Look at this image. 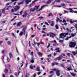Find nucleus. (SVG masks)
<instances>
[{"label":"nucleus","mask_w":77,"mask_h":77,"mask_svg":"<svg viewBox=\"0 0 77 77\" xmlns=\"http://www.w3.org/2000/svg\"><path fill=\"white\" fill-rule=\"evenodd\" d=\"M29 52L31 55H33V52H32L31 53L30 52V50H29Z\"/></svg>","instance_id":"obj_28"},{"label":"nucleus","mask_w":77,"mask_h":77,"mask_svg":"<svg viewBox=\"0 0 77 77\" xmlns=\"http://www.w3.org/2000/svg\"><path fill=\"white\" fill-rule=\"evenodd\" d=\"M36 44H37L38 47H39V45L40 44V43H36Z\"/></svg>","instance_id":"obj_42"},{"label":"nucleus","mask_w":77,"mask_h":77,"mask_svg":"<svg viewBox=\"0 0 77 77\" xmlns=\"http://www.w3.org/2000/svg\"><path fill=\"white\" fill-rule=\"evenodd\" d=\"M23 32H20L19 34L20 36H22L23 35V33H24V35L26 36V39H27V33H26V31H25V28L23 27Z\"/></svg>","instance_id":"obj_1"},{"label":"nucleus","mask_w":77,"mask_h":77,"mask_svg":"<svg viewBox=\"0 0 77 77\" xmlns=\"http://www.w3.org/2000/svg\"><path fill=\"white\" fill-rule=\"evenodd\" d=\"M58 17H57V19L56 20V21H57V22L58 21H59L60 20L59 18H58Z\"/></svg>","instance_id":"obj_40"},{"label":"nucleus","mask_w":77,"mask_h":77,"mask_svg":"<svg viewBox=\"0 0 77 77\" xmlns=\"http://www.w3.org/2000/svg\"><path fill=\"white\" fill-rule=\"evenodd\" d=\"M45 6H47V5H45L42 6V7H41V8L38 11H41V10H42V9H43V8L44 7H45Z\"/></svg>","instance_id":"obj_12"},{"label":"nucleus","mask_w":77,"mask_h":77,"mask_svg":"<svg viewBox=\"0 0 77 77\" xmlns=\"http://www.w3.org/2000/svg\"><path fill=\"white\" fill-rule=\"evenodd\" d=\"M35 35H32L31 36V37L32 38H34L35 37Z\"/></svg>","instance_id":"obj_61"},{"label":"nucleus","mask_w":77,"mask_h":77,"mask_svg":"<svg viewBox=\"0 0 77 77\" xmlns=\"http://www.w3.org/2000/svg\"><path fill=\"white\" fill-rule=\"evenodd\" d=\"M52 1V0H48V1L46 2V4H50L51 3V2Z\"/></svg>","instance_id":"obj_16"},{"label":"nucleus","mask_w":77,"mask_h":77,"mask_svg":"<svg viewBox=\"0 0 77 77\" xmlns=\"http://www.w3.org/2000/svg\"><path fill=\"white\" fill-rule=\"evenodd\" d=\"M29 73H26L25 75V77H29Z\"/></svg>","instance_id":"obj_31"},{"label":"nucleus","mask_w":77,"mask_h":77,"mask_svg":"<svg viewBox=\"0 0 77 77\" xmlns=\"http://www.w3.org/2000/svg\"><path fill=\"white\" fill-rule=\"evenodd\" d=\"M38 54L39 56H42V53H41L40 52H38Z\"/></svg>","instance_id":"obj_29"},{"label":"nucleus","mask_w":77,"mask_h":77,"mask_svg":"<svg viewBox=\"0 0 77 77\" xmlns=\"http://www.w3.org/2000/svg\"><path fill=\"white\" fill-rule=\"evenodd\" d=\"M55 28L56 29H59V26H57V25H56L55 26Z\"/></svg>","instance_id":"obj_33"},{"label":"nucleus","mask_w":77,"mask_h":77,"mask_svg":"<svg viewBox=\"0 0 77 77\" xmlns=\"http://www.w3.org/2000/svg\"><path fill=\"white\" fill-rule=\"evenodd\" d=\"M30 68L31 69H33V68H35L36 67V66L35 65L34 66H32V64H31L29 66Z\"/></svg>","instance_id":"obj_13"},{"label":"nucleus","mask_w":77,"mask_h":77,"mask_svg":"<svg viewBox=\"0 0 77 77\" xmlns=\"http://www.w3.org/2000/svg\"><path fill=\"white\" fill-rule=\"evenodd\" d=\"M72 53H73L74 56H75V54H77V50L76 51L72 52Z\"/></svg>","instance_id":"obj_17"},{"label":"nucleus","mask_w":77,"mask_h":77,"mask_svg":"<svg viewBox=\"0 0 77 77\" xmlns=\"http://www.w3.org/2000/svg\"><path fill=\"white\" fill-rule=\"evenodd\" d=\"M56 7H57V8H60L61 7V6H57V5H56L55 6Z\"/></svg>","instance_id":"obj_49"},{"label":"nucleus","mask_w":77,"mask_h":77,"mask_svg":"<svg viewBox=\"0 0 77 77\" xmlns=\"http://www.w3.org/2000/svg\"><path fill=\"white\" fill-rule=\"evenodd\" d=\"M74 13H75V14H77V11H74Z\"/></svg>","instance_id":"obj_64"},{"label":"nucleus","mask_w":77,"mask_h":77,"mask_svg":"<svg viewBox=\"0 0 77 77\" xmlns=\"http://www.w3.org/2000/svg\"><path fill=\"white\" fill-rule=\"evenodd\" d=\"M72 36H70V37H67L66 38H65V40H68V39H69L70 38H71Z\"/></svg>","instance_id":"obj_30"},{"label":"nucleus","mask_w":77,"mask_h":77,"mask_svg":"<svg viewBox=\"0 0 77 77\" xmlns=\"http://www.w3.org/2000/svg\"><path fill=\"white\" fill-rule=\"evenodd\" d=\"M52 64V66H53L54 65H55V63H53Z\"/></svg>","instance_id":"obj_63"},{"label":"nucleus","mask_w":77,"mask_h":77,"mask_svg":"<svg viewBox=\"0 0 77 77\" xmlns=\"http://www.w3.org/2000/svg\"><path fill=\"white\" fill-rule=\"evenodd\" d=\"M8 67L9 69H10V68H11V65H10V64H8Z\"/></svg>","instance_id":"obj_46"},{"label":"nucleus","mask_w":77,"mask_h":77,"mask_svg":"<svg viewBox=\"0 0 77 77\" xmlns=\"http://www.w3.org/2000/svg\"><path fill=\"white\" fill-rule=\"evenodd\" d=\"M4 52H5V50H3L2 51V54H3L4 53Z\"/></svg>","instance_id":"obj_56"},{"label":"nucleus","mask_w":77,"mask_h":77,"mask_svg":"<svg viewBox=\"0 0 77 77\" xmlns=\"http://www.w3.org/2000/svg\"><path fill=\"white\" fill-rule=\"evenodd\" d=\"M10 4V3H8L7 4L6 6L8 7L7 8V10H8L9 8H12L11 6H10V5H9Z\"/></svg>","instance_id":"obj_11"},{"label":"nucleus","mask_w":77,"mask_h":77,"mask_svg":"<svg viewBox=\"0 0 77 77\" xmlns=\"http://www.w3.org/2000/svg\"><path fill=\"white\" fill-rule=\"evenodd\" d=\"M61 66L62 67H63V68L64 69L65 68V67L64 66H63V64H61Z\"/></svg>","instance_id":"obj_32"},{"label":"nucleus","mask_w":77,"mask_h":77,"mask_svg":"<svg viewBox=\"0 0 77 77\" xmlns=\"http://www.w3.org/2000/svg\"><path fill=\"white\" fill-rule=\"evenodd\" d=\"M69 9L70 11H72V9L71 8H69Z\"/></svg>","instance_id":"obj_59"},{"label":"nucleus","mask_w":77,"mask_h":77,"mask_svg":"<svg viewBox=\"0 0 77 77\" xmlns=\"http://www.w3.org/2000/svg\"><path fill=\"white\" fill-rule=\"evenodd\" d=\"M40 44H42V45H44V42H40Z\"/></svg>","instance_id":"obj_41"},{"label":"nucleus","mask_w":77,"mask_h":77,"mask_svg":"<svg viewBox=\"0 0 77 77\" xmlns=\"http://www.w3.org/2000/svg\"><path fill=\"white\" fill-rule=\"evenodd\" d=\"M21 22H20L17 23V26L18 27H20L21 26Z\"/></svg>","instance_id":"obj_14"},{"label":"nucleus","mask_w":77,"mask_h":77,"mask_svg":"<svg viewBox=\"0 0 77 77\" xmlns=\"http://www.w3.org/2000/svg\"><path fill=\"white\" fill-rule=\"evenodd\" d=\"M45 24H46V25H47V26H49V24H48V23L46 22H45Z\"/></svg>","instance_id":"obj_47"},{"label":"nucleus","mask_w":77,"mask_h":77,"mask_svg":"<svg viewBox=\"0 0 77 77\" xmlns=\"http://www.w3.org/2000/svg\"><path fill=\"white\" fill-rule=\"evenodd\" d=\"M49 35H50L49 36L50 37H51L52 38H53V36H56V35L51 32L48 33L47 35V36H49Z\"/></svg>","instance_id":"obj_5"},{"label":"nucleus","mask_w":77,"mask_h":77,"mask_svg":"<svg viewBox=\"0 0 77 77\" xmlns=\"http://www.w3.org/2000/svg\"><path fill=\"white\" fill-rule=\"evenodd\" d=\"M10 61V59L9 58H7V61L9 62Z\"/></svg>","instance_id":"obj_54"},{"label":"nucleus","mask_w":77,"mask_h":77,"mask_svg":"<svg viewBox=\"0 0 77 77\" xmlns=\"http://www.w3.org/2000/svg\"><path fill=\"white\" fill-rule=\"evenodd\" d=\"M66 31H67L68 32H69L70 33H71V30L70 29H69L68 28H66Z\"/></svg>","instance_id":"obj_20"},{"label":"nucleus","mask_w":77,"mask_h":77,"mask_svg":"<svg viewBox=\"0 0 77 77\" xmlns=\"http://www.w3.org/2000/svg\"><path fill=\"white\" fill-rule=\"evenodd\" d=\"M64 2H65V3H71V2H67L66 0L64 1Z\"/></svg>","instance_id":"obj_51"},{"label":"nucleus","mask_w":77,"mask_h":77,"mask_svg":"<svg viewBox=\"0 0 77 77\" xmlns=\"http://www.w3.org/2000/svg\"><path fill=\"white\" fill-rule=\"evenodd\" d=\"M20 73V71H19L18 74H17V73L16 72L15 73V75L16 76V77H18V75H19V74Z\"/></svg>","instance_id":"obj_22"},{"label":"nucleus","mask_w":77,"mask_h":77,"mask_svg":"<svg viewBox=\"0 0 77 77\" xmlns=\"http://www.w3.org/2000/svg\"><path fill=\"white\" fill-rule=\"evenodd\" d=\"M3 41H1L0 42V46L2 45V43H3Z\"/></svg>","instance_id":"obj_50"},{"label":"nucleus","mask_w":77,"mask_h":77,"mask_svg":"<svg viewBox=\"0 0 77 77\" xmlns=\"http://www.w3.org/2000/svg\"><path fill=\"white\" fill-rule=\"evenodd\" d=\"M32 77H36V74H34V75L32 76Z\"/></svg>","instance_id":"obj_60"},{"label":"nucleus","mask_w":77,"mask_h":77,"mask_svg":"<svg viewBox=\"0 0 77 77\" xmlns=\"http://www.w3.org/2000/svg\"><path fill=\"white\" fill-rule=\"evenodd\" d=\"M70 68H67V69H68V71H70V70H71V66H70Z\"/></svg>","instance_id":"obj_35"},{"label":"nucleus","mask_w":77,"mask_h":77,"mask_svg":"<svg viewBox=\"0 0 77 77\" xmlns=\"http://www.w3.org/2000/svg\"><path fill=\"white\" fill-rule=\"evenodd\" d=\"M24 1H25L26 4H29V2H31L32 0H23L21 1V2L18 3L17 5H22V4H23Z\"/></svg>","instance_id":"obj_2"},{"label":"nucleus","mask_w":77,"mask_h":77,"mask_svg":"<svg viewBox=\"0 0 77 77\" xmlns=\"http://www.w3.org/2000/svg\"><path fill=\"white\" fill-rule=\"evenodd\" d=\"M29 14H28L27 13H25V14L23 15V17H29Z\"/></svg>","instance_id":"obj_9"},{"label":"nucleus","mask_w":77,"mask_h":77,"mask_svg":"<svg viewBox=\"0 0 77 77\" xmlns=\"http://www.w3.org/2000/svg\"><path fill=\"white\" fill-rule=\"evenodd\" d=\"M53 73H54V72H53V70H52L50 72V74H53Z\"/></svg>","instance_id":"obj_43"},{"label":"nucleus","mask_w":77,"mask_h":77,"mask_svg":"<svg viewBox=\"0 0 77 77\" xmlns=\"http://www.w3.org/2000/svg\"><path fill=\"white\" fill-rule=\"evenodd\" d=\"M9 56L11 58L12 57V53H11L10 52L9 53Z\"/></svg>","instance_id":"obj_24"},{"label":"nucleus","mask_w":77,"mask_h":77,"mask_svg":"<svg viewBox=\"0 0 77 77\" xmlns=\"http://www.w3.org/2000/svg\"><path fill=\"white\" fill-rule=\"evenodd\" d=\"M75 34H73V33H72L71 34V36H72V37H74V36L75 35Z\"/></svg>","instance_id":"obj_39"},{"label":"nucleus","mask_w":77,"mask_h":77,"mask_svg":"<svg viewBox=\"0 0 77 77\" xmlns=\"http://www.w3.org/2000/svg\"><path fill=\"white\" fill-rule=\"evenodd\" d=\"M55 23H54V21H52L51 24V26H52V27H53V26H54V25Z\"/></svg>","instance_id":"obj_21"},{"label":"nucleus","mask_w":77,"mask_h":77,"mask_svg":"<svg viewBox=\"0 0 77 77\" xmlns=\"http://www.w3.org/2000/svg\"><path fill=\"white\" fill-rule=\"evenodd\" d=\"M38 18H39L40 19H43V17H38Z\"/></svg>","instance_id":"obj_57"},{"label":"nucleus","mask_w":77,"mask_h":77,"mask_svg":"<svg viewBox=\"0 0 77 77\" xmlns=\"http://www.w3.org/2000/svg\"><path fill=\"white\" fill-rule=\"evenodd\" d=\"M62 58H63V57L62 56H61L59 57L58 58H55V60H61L62 59Z\"/></svg>","instance_id":"obj_7"},{"label":"nucleus","mask_w":77,"mask_h":77,"mask_svg":"<svg viewBox=\"0 0 77 77\" xmlns=\"http://www.w3.org/2000/svg\"><path fill=\"white\" fill-rule=\"evenodd\" d=\"M39 5L35 6V8H36L37 9H38V8H39Z\"/></svg>","instance_id":"obj_37"},{"label":"nucleus","mask_w":77,"mask_h":77,"mask_svg":"<svg viewBox=\"0 0 77 77\" xmlns=\"http://www.w3.org/2000/svg\"><path fill=\"white\" fill-rule=\"evenodd\" d=\"M12 35L14 36V38H15L16 36L15 35V34H14V33H11Z\"/></svg>","instance_id":"obj_36"},{"label":"nucleus","mask_w":77,"mask_h":77,"mask_svg":"<svg viewBox=\"0 0 77 77\" xmlns=\"http://www.w3.org/2000/svg\"><path fill=\"white\" fill-rule=\"evenodd\" d=\"M59 42H61V43H63V41L62 40H59Z\"/></svg>","instance_id":"obj_44"},{"label":"nucleus","mask_w":77,"mask_h":77,"mask_svg":"<svg viewBox=\"0 0 77 77\" xmlns=\"http://www.w3.org/2000/svg\"><path fill=\"white\" fill-rule=\"evenodd\" d=\"M56 52H60V50H59V48H57V49H56Z\"/></svg>","instance_id":"obj_27"},{"label":"nucleus","mask_w":77,"mask_h":77,"mask_svg":"<svg viewBox=\"0 0 77 77\" xmlns=\"http://www.w3.org/2000/svg\"><path fill=\"white\" fill-rule=\"evenodd\" d=\"M46 59L47 60L48 62H50V60H49V58H48Z\"/></svg>","instance_id":"obj_58"},{"label":"nucleus","mask_w":77,"mask_h":77,"mask_svg":"<svg viewBox=\"0 0 77 77\" xmlns=\"http://www.w3.org/2000/svg\"><path fill=\"white\" fill-rule=\"evenodd\" d=\"M64 14H68V11L65 10L64 11Z\"/></svg>","instance_id":"obj_34"},{"label":"nucleus","mask_w":77,"mask_h":77,"mask_svg":"<svg viewBox=\"0 0 77 77\" xmlns=\"http://www.w3.org/2000/svg\"><path fill=\"white\" fill-rule=\"evenodd\" d=\"M74 12V11L72 10L71 11H70L69 12L72 13H73V12Z\"/></svg>","instance_id":"obj_62"},{"label":"nucleus","mask_w":77,"mask_h":77,"mask_svg":"<svg viewBox=\"0 0 77 77\" xmlns=\"http://www.w3.org/2000/svg\"><path fill=\"white\" fill-rule=\"evenodd\" d=\"M71 75L73 76V77H75V75H76V74L73 73H72L71 72H70Z\"/></svg>","instance_id":"obj_18"},{"label":"nucleus","mask_w":77,"mask_h":77,"mask_svg":"<svg viewBox=\"0 0 77 77\" xmlns=\"http://www.w3.org/2000/svg\"><path fill=\"white\" fill-rule=\"evenodd\" d=\"M30 62L32 63H34V59L33 58H32V59L31 60Z\"/></svg>","instance_id":"obj_19"},{"label":"nucleus","mask_w":77,"mask_h":77,"mask_svg":"<svg viewBox=\"0 0 77 77\" xmlns=\"http://www.w3.org/2000/svg\"><path fill=\"white\" fill-rule=\"evenodd\" d=\"M35 8L34 9L31 8L30 9V12H34V11H35Z\"/></svg>","instance_id":"obj_25"},{"label":"nucleus","mask_w":77,"mask_h":77,"mask_svg":"<svg viewBox=\"0 0 77 77\" xmlns=\"http://www.w3.org/2000/svg\"><path fill=\"white\" fill-rule=\"evenodd\" d=\"M48 15L49 17H50V16H51V15H52V14H51V13H50L48 14Z\"/></svg>","instance_id":"obj_48"},{"label":"nucleus","mask_w":77,"mask_h":77,"mask_svg":"<svg viewBox=\"0 0 77 77\" xmlns=\"http://www.w3.org/2000/svg\"><path fill=\"white\" fill-rule=\"evenodd\" d=\"M4 72L5 73V74H6V73H8V70L7 69H5V70L4 71Z\"/></svg>","instance_id":"obj_26"},{"label":"nucleus","mask_w":77,"mask_h":77,"mask_svg":"<svg viewBox=\"0 0 77 77\" xmlns=\"http://www.w3.org/2000/svg\"><path fill=\"white\" fill-rule=\"evenodd\" d=\"M76 45V43L71 42L70 43L69 46L71 48L72 47H74Z\"/></svg>","instance_id":"obj_4"},{"label":"nucleus","mask_w":77,"mask_h":77,"mask_svg":"<svg viewBox=\"0 0 77 77\" xmlns=\"http://www.w3.org/2000/svg\"><path fill=\"white\" fill-rule=\"evenodd\" d=\"M4 56L3 55L2 56V61L3 62H4V61H3V59H4Z\"/></svg>","instance_id":"obj_53"},{"label":"nucleus","mask_w":77,"mask_h":77,"mask_svg":"<svg viewBox=\"0 0 77 77\" xmlns=\"http://www.w3.org/2000/svg\"><path fill=\"white\" fill-rule=\"evenodd\" d=\"M70 35V34H69L67 33H62L60 34V38H64L66 37V35Z\"/></svg>","instance_id":"obj_3"},{"label":"nucleus","mask_w":77,"mask_h":77,"mask_svg":"<svg viewBox=\"0 0 77 77\" xmlns=\"http://www.w3.org/2000/svg\"><path fill=\"white\" fill-rule=\"evenodd\" d=\"M53 70L54 71H56V74L57 76L60 75V72H59L60 71L59 70H57L56 69H54Z\"/></svg>","instance_id":"obj_6"},{"label":"nucleus","mask_w":77,"mask_h":77,"mask_svg":"<svg viewBox=\"0 0 77 77\" xmlns=\"http://www.w3.org/2000/svg\"><path fill=\"white\" fill-rule=\"evenodd\" d=\"M19 9H20V6L17 5L16 6L15 8H14V9L15 11H18Z\"/></svg>","instance_id":"obj_10"},{"label":"nucleus","mask_w":77,"mask_h":77,"mask_svg":"<svg viewBox=\"0 0 77 77\" xmlns=\"http://www.w3.org/2000/svg\"><path fill=\"white\" fill-rule=\"evenodd\" d=\"M60 2V0H55V1H54L52 5H54L55 3V2H57V3H58L59 2Z\"/></svg>","instance_id":"obj_15"},{"label":"nucleus","mask_w":77,"mask_h":77,"mask_svg":"<svg viewBox=\"0 0 77 77\" xmlns=\"http://www.w3.org/2000/svg\"><path fill=\"white\" fill-rule=\"evenodd\" d=\"M35 70L37 71H40V69L39 67H37L36 68Z\"/></svg>","instance_id":"obj_23"},{"label":"nucleus","mask_w":77,"mask_h":77,"mask_svg":"<svg viewBox=\"0 0 77 77\" xmlns=\"http://www.w3.org/2000/svg\"><path fill=\"white\" fill-rule=\"evenodd\" d=\"M14 15H19V16L20 15L19 14H14Z\"/></svg>","instance_id":"obj_55"},{"label":"nucleus","mask_w":77,"mask_h":77,"mask_svg":"<svg viewBox=\"0 0 77 77\" xmlns=\"http://www.w3.org/2000/svg\"><path fill=\"white\" fill-rule=\"evenodd\" d=\"M7 44L8 45H11V42L8 41L7 42Z\"/></svg>","instance_id":"obj_38"},{"label":"nucleus","mask_w":77,"mask_h":77,"mask_svg":"<svg viewBox=\"0 0 77 77\" xmlns=\"http://www.w3.org/2000/svg\"><path fill=\"white\" fill-rule=\"evenodd\" d=\"M15 18H17L16 16L14 17V18L11 20V21H14V19H15Z\"/></svg>","instance_id":"obj_45"},{"label":"nucleus","mask_w":77,"mask_h":77,"mask_svg":"<svg viewBox=\"0 0 77 77\" xmlns=\"http://www.w3.org/2000/svg\"><path fill=\"white\" fill-rule=\"evenodd\" d=\"M37 1H38V0H35L34 2H32V4H34V3H35V2H37Z\"/></svg>","instance_id":"obj_52"},{"label":"nucleus","mask_w":77,"mask_h":77,"mask_svg":"<svg viewBox=\"0 0 77 77\" xmlns=\"http://www.w3.org/2000/svg\"><path fill=\"white\" fill-rule=\"evenodd\" d=\"M2 12V13H0V17L2 16V14H5V10L3 9L0 10V12Z\"/></svg>","instance_id":"obj_8"}]
</instances>
